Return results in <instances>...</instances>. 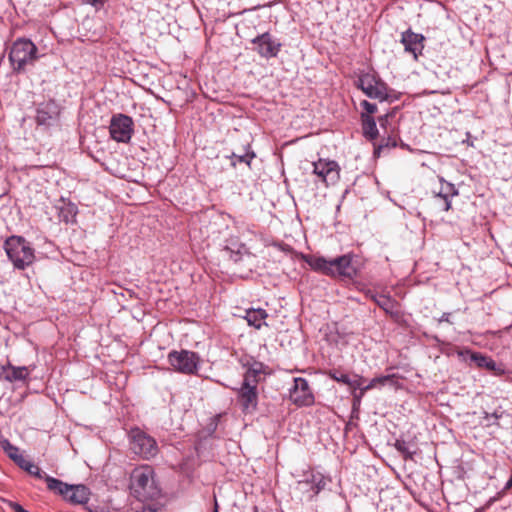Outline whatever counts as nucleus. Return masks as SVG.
Returning <instances> with one entry per match:
<instances>
[{
	"label": "nucleus",
	"mask_w": 512,
	"mask_h": 512,
	"mask_svg": "<svg viewBox=\"0 0 512 512\" xmlns=\"http://www.w3.org/2000/svg\"><path fill=\"white\" fill-rule=\"evenodd\" d=\"M263 372V364L255 363L244 374L241 387L237 390V402L244 414H252L258 407V382Z\"/></svg>",
	"instance_id": "f257e3e1"
},
{
	"label": "nucleus",
	"mask_w": 512,
	"mask_h": 512,
	"mask_svg": "<svg viewBox=\"0 0 512 512\" xmlns=\"http://www.w3.org/2000/svg\"><path fill=\"white\" fill-rule=\"evenodd\" d=\"M130 488L140 500L153 499L159 490L154 480V470L150 465H140L130 475Z\"/></svg>",
	"instance_id": "f03ea898"
},
{
	"label": "nucleus",
	"mask_w": 512,
	"mask_h": 512,
	"mask_svg": "<svg viewBox=\"0 0 512 512\" xmlns=\"http://www.w3.org/2000/svg\"><path fill=\"white\" fill-rule=\"evenodd\" d=\"M8 58L13 71L23 73L37 61L38 48L31 40L19 38L12 43Z\"/></svg>",
	"instance_id": "7ed1b4c3"
},
{
	"label": "nucleus",
	"mask_w": 512,
	"mask_h": 512,
	"mask_svg": "<svg viewBox=\"0 0 512 512\" xmlns=\"http://www.w3.org/2000/svg\"><path fill=\"white\" fill-rule=\"evenodd\" d=\"M4 250L16 269L24 270L35 260V250L21 236H11L4 243Z\"/></svg>",
	"instance_id": "20e7f679"
},
{
	"label": "nucleus",
	"mask_w": 512,
	"mask_h": 512,
	"mask_svg": "<svg viewBox=\"0 0 512 512\" xmlns=\"http://www.w3.org/2000/svg\"><path fill=\"white\" fill-rule=\"evenodd\" d=\"M50 491L58 493L73 504H85L89 500V490L84 485H68L53 477H46Z\"/></svg>",
	"instance_id": "39448f33"
},
{
	"label": "nucleus",
	"mask_w": 512,
	"mask_h": 512,
	"mask_svg": "<svg viewBox=\"0 0 512 512\" xmlns=\"http://www.w3.org/2000/svg\"><path fill=\"white\" fill-rule=\"evenodd\" d=\"M130 449L145 460L155 457L159 448L156 440L140 428H132L129 432Z\"/></svg>",
	"instance_id": "423d86ee"
},
{
	"label": "nucleus",
	"mask_w": 512,
	"mask_h": 512,
	"mask_svg": "<svg viewBox=\"0 0 512 512\" xmlns=\"http://www.w3.org/2000/svg\"><path fill=\"white\" fill-rule=\"evenodd\" d=\"M167 359L175 372L186 375L196 374L200 363V357L196 352L184 349L170 351Z\"/></svg>",
	"instance_id": "0eeeda50"
},
{
	"label": "nucleus",
	"mask_w": 512,
	"mask_h": 512,
	"mask_svg": "<svg viewBox=\"0 0 512 512\" xmlns=\"http://www.w3.org/2000/svg\"><path fill=\"white\" fill-rule=\"evenodd\" d=\"M110 136L117 142L127 143L133 134V120L125 114L112 116L109 126Z\"/></svg>",
	"instance_id": "6e6552de"
},
{
	"label": "nucleus",
	"mask_w": 512,
	"mask_h": 512,
	"mask_svg": "<svg viewBox=\"0 0 512 512\" xmlns=\"http://www.w3.org/2000/svg\"><path fill=\"white\" fill-rule=\"evenodd\" d=\"M313 174H315L325 186L335 185L340 179V166L334 160L318 159L313 162Z\"/></svg>",
	"instance_id": "1a4fd4ad"
},
{
	"label": "nucleus",
	"mask_w": 512,
	"mask_h": 512,
	"mask_svg": "<svg viewBox=\"0 0 512 512\" xmlns=\"http://www.w3.org/2000/svg\"><path fill=\"white\" fill-rule=\"evenodd\" d=\"M358 87L370 98L383 101L388 97L386 84L373 75L365 74L360 77Z\"/></svg>",
	"instance_id": "9d476101"
},
{
	"label": "nucleus",
	"mask_w": 512,
	"mask_h": 512,
	"mask_svg": "<svg viewBox=\"0 0 512 512\" xmlns=\"http://www.w3.org/2000/svg\"><path fill=\"white\" fill-rule=\"evenodd\" d=\"M290 400L297 406H310L314 403V395L306 379H294V386L290 390Z\"/></svg>",
	"instance_id": "9b49d317"
},
{
	"label": "nucleus",
	"mask_w": 512,
	"mask_h": 512,
	"mask_svg": "<svg viewBox=\"0 0 512 512\" xmlns=\"http://www.w3.org/2000/svg\"><path fill=\"white\" fill-rule=\"evenodd\" d=\"M330 264L329 276L331 277L353 279L357 275V268L353 264L351 255H342L332 259Z\"/></svg>",
	"instance_id": "f8f14e48"
},
{
	"label": "nucleus",
	"mask_w": 512,
	"mask_h": 512,
	"mask_svg": "<svg viewBox=\"0 0 512 512\" xmlns=\"http://www.w3.org/2000/svg\"><path fill=\"white\" fill-rule=\"evenodd\" d=\"M252 43L256 45L255 50L257 53L264 58L276 57L281 48V44L268 32L255 37Z\"/></svg>",
	"instance_id": "ddd939ff"
},
{
	"label": "nucleus",
	"mask_w": 512,
	"mask_h": 512,
	"mask_svg": "<svg viewBox=\"0 0 512 512\" xmlns=\"http://www.w3.org/2000/svg\"><path fill=\"white\" fill-rule=\"evenodd\" d=\"M424 41L425 37L422 34L415 33L411 29L401 35V43L404 45L405 51L411 53L415 60L422 54Z\"/></svg>",
	"instance_id": "4468645a"
},
{
	"label": "nucleus",
	"mask_w": 512,
	"mask_h": 512,
	"mask_svg": "<svg viewBox=\"0 0 512 512\" xmlns=\"http://www.w3.org/2000/svg\"><path fill=\"white\" fill-rule=\"evenodd\" d=\"M458 195V191L455 186L451 183H441V188L436 194V198L440 201V208L443 211H449L451 209V198Z\"/></svg>",
	"instance_id": "2eb2a0df"
},
{
	"label": "nucleus",
	"mask_w": 512,
	"mask_h": 512,
	"mask_svg": "<svg viewBox=\"0 0 512 512\" xmlns=\"http://www.w3.org/2000/svg\"><path fill=\"white\" fill-rule=\"evenodd\" d=\"M268 314L264 309H249L246 311V320L250 326L260 329L263 325H266L265 319Z\"/></svg>",
	"instance_id": "dca6fc26"
},
{
	"label": "nucleus",
	"mask_w": 512,
	"mask_h": 512,
	"mask_svg": "<svg viewBox=\"0 0 512 512\" xmlns=\"http://www.w3.org/2000/svg\"><path fill=\"white\" fill-rule=\"evenodd\" d=\"M4 370L6 371L4 378L9 382L25 380L29 375L28 368L24 366L16 367L9 364Z\"/></svg>",
	"instance_id": "f3484780"
},
{
	"label": "nucleus",
	"mask_w": 512,
	"mask_h": 512,
	"mask_svg": "<svg viewBox=\"0 0 512 512\" xmlns=\"http://www.w3.org/2000/svg\"><path fill=\"white\" fill-rule=\"evenodd\" d=\"M362 130L366 138L374 140L378 136L376 122L372 116L361 114Z\"/></svg>",
	"instance_id": "a211bd4d"
},
{
	"label": "nucleus",
	"mask_w": 512,
	"mask_h": 512,
	"mask_svg": "<svg viewBox=\"0 0 512 512\" xmlns=\"http://www.w3.org/2000/svg\"><path fill=\"white\" fill-rule=\"evenodd\" d=\"M18 466L37 479H44L46 481V477H49L40 469L38 465L29 461L25 457H19Z\"/></svg>",
	"instance_id": "6ab92c4d"
},
{
	"label": "nucleus",
	"mask_w": 512,
	"mask_h": 512,
	"mask_svg": "<svg viewBox=\"0 0 512 512\" xmlns=\"http://www.w3.org/2000/svg\"><path fill=\"white\" fill-rule=\"evenodd\" d=\"M306 262L313 270L329 276L331 267L330 260H326L323 257L309 256L306 258Z\"/></svg>",
	"instance_id": "aec40b11"
},
{
	"label": "nucleus",
	"mask_w": 512,
	"mask_h": 512,
	"mask_svg": "<svg viewBox=\"0 0 512 512\" xmlns=\"http://www.w3.org/2000/svg\"><path fill=\"white\" fill-rule=\"evenodd\" d=\"M470 359L477 365V367L486 368L490 371H494L496 368V363L490 357L484 356L481 353H472Z\"/></svg>",
	"instance_id": "412c9836"
},
{
	"label": "nucleus",
	"mask_w": 512,
	"mask_h": 512,
	"mask_svg": "<svg viewBox=\"0 0 512 512\" xmlns=\"http://www.w3.org/2000/svg\"><path fill=\"white\" fill-rule=\"evenodd\" d=\"M77 215V207L72 204L68 203L66 206L61 208L60 210V216L63 221L66 223L68 222H74Z\"/></svg>",
	"instance_id": "4be33fe9"
},
{
	"label": "nucleus",
	"mask_w": 512,
	"mask_h": 512,
	"mask_svg": "<svg viewBox=\"0 0 512 512\" xmlns=\"http://www.w3.org/2000/svg\"><path fill=\"white\" fill-rule=\"evenodd\" d=\"M394 379H395V375H385V376L375 377L368 383V388L374 389L377 386H384L387 383L394 382Z\"/></svg>",
	"instance_id": "5701e85b"
},
{
	"label": "nucleus",
	"mask_w": 512,
	"mask_h": 512,
	"mask_svg": "<svg viewBox=\"0 0 512 512\" xmlns=\"http://www.w3.org/2000/svg\"><path fill=\"white\" fill-rule=\"evenodd\" d=\"M376 304L386 312H390L393 309V301L385 295H379L374 297Z\"/></svg>",
	"instance_id": "b1692460"
},
{
	"label": "nucleus",
	"mask_w": 512,
	"mask_h": 512,
	"mask_svg": "<svg viewBox=\"0 0 512 512\" xmlns=\"http://www.w3.org/2000/svg\"><path fill=\"white\" fill-rule=\"evenodd\" d=\"M398 112V108H393L390 112L386 113L385 115H382L378 118V122L382 128H386L389 119L395 117L396 113Z\"/></svg>",
	"instance_id": "393cba45"
},
{
	"label": "nucleus",
	"mask_w": 512,
	"mask_h": 512,
	"mask_svg": "<svg viewBox=\"0 0 512 512\" xmlns=\"http://www.w3.org/2000/svg\"><path fill=\"white\" fill-rule=\"evenodd\" d=\"M330 377L339 383L350 384V377L345 373L334 371L330 373Z\"/></svg>",
	"instance_id": "a878e982"
},
{
	"label": "nucleus",
	"mask_w": 512,
	"mask_h": 512,
	"mask_svg": "<svg viewBox=\"0 0 512 512\" xmlns=\"http://www.w3.org/2000/svg\"><path fill=\"white\" fill-rule=\"evenodd\" d=\"M6 452L8 456L18 465L19 464V457H24L20 454L19 449L15 446H12L8 444V447L6 448Z\"/></svg>",
	"instance_id": "bb28decb"
},
{
	"label": "nucleus",
	"mask_w": 512,
	"mask_h": 512,
	"mask_svg": "<svg viewBox=\"0 0 512 512\" xmlns=\"http://www.w3.org/2000/svg\"><path fill=\"white\" fill-rule=\"evenodd\" d=\"M361 106L364 109V112L362 114L372 116L374 113L377 112L376 104L370 103L367 100H363L361 102Z\"/></svg>",
	"instance_id": "cd10ccee"
},
{
	"label": "nucleus",
	"mask_w": 512,
	"mask_h": 512,
	"mask_svg": "<svg viewBox=\"0 0 512 512\" xmlns=\"http://www.w3.org/2000/svg\"><path fill=\"white\" fill-rule=\"evenodd\" d=\"M232 157L237 158L239 162H245L247 165H250L251 160L255 157V153L253 151H248L243 155L233 153Z\"/></svg>",
	"instance_id": "c85d7f7f"
},
{
	"label": "nucleus",
	"mask_w": 512,
	"mask_h": 512,
	"mask_svg": "<svg viewBox=\"0 0 512 512\" xmlns=\"http://www.w3.org/2000/svg\"><path fill=\"white\" fill-rule=\"evenodd\" d=\"M395 447L399 452H401L405 456L411 457L412 454L411 452L408 451L406 443L404 441L397 440L395 443Z\"/></svg>",
	"instance_id": "c756f323"
},
{
	"label": "nucleus",
	"mask_w": 512,
	"mask_h": 512,
	"mask_svg": "<svg viewBox=\"0 0 512 512\" xmlns=\"http://www.w3.org/2000/svg\"><path fill=\"white\" fill-rule=\"evenodd\" d=\"M395 147L396 146V142L395 141H391L390 138H388V140L386 141L385 144H380L378 147L375 148V155L379 156L380 155V152L384 149V148H387V147Z\"/></svg>",
	"instance_id": "7c9ffc66"
},
{
	"label": "nucleus",
	"mask_w": 512,
	"mask_h": 512,
	"mask_svg": "<svg viewBox=\"0 0 512 512\" xmlns=\"http://www.w3.org/2000/svg\"><path fill=\"white\" fill-rule=\"evenodd\" d=\"M363 382H364V379L362 377H359L356 380H351L350 379V384H347V385L351 389H353V391H356L358 388H360V386L363 384Z\"/></svg>",
	"instance_id": "2f4dec72"
},
{
	"label": "nucleus",
	"mask_w": 512,
	"mask_h": 512,
	"mask_svg": "<svg viewBox=\"0 0 512 512\" xmlns=\"http://www.w3.org/2000/svg\"><path fill=\"white\" fill-rule=\"evenodd\" d=\"M106 0H83V3L90 4L96 9H99L104 6Z\"/></svg>",
	"instance_id": "473e14b6"
},
{
	"label": "nucleus",
	"mask_w": 512,
	"mask_h": 512,
	"mask_svg": "<svg viewBox=\"0 0 512 512\" xmlns=\"http://www.w3.org/2000/svg\"><path fill=\"white\" fill-rule=\"evenodd\" d=\"M11 508L13 509L14 512H29L27 510H25L20 504L18 503H11L10 504Z\"/></svg>",
	"instance_id": "72a5a7b5"
},
{
	"label": "nucleus",
	"mask_w": 512,
	"mask_h": 512,
	"mask_svg": "<svg viewBox=\"0 0 512 512\" xmlns=\"http://www.w3.org/2000/svg\"><path fill=\"white\" fill-rule=\"evenodd\" d=\"M87 509L89 512H109L107 508L100 506L88 507Z\"/></svg>",
	"instance_id": "f704fd0d"
},
{
	"label": "nucleus",
	"mask_w": 512,
	"mask_h": 512,
	"mask_svg": "<svg viewBox=\"0 0 512 512\" xmlns=\"http://www.w3.org/2000/svg\"><path fill=\"white\" fill-rule=\"evenodd\" d=\"M359 392L358 394H360L362 397L365 395V393L369 390H371L370 388H368V384L366 386H360V388H358Z\"/></svg>",
	"instance_id": "c9c22d12"
},
{
	"label": "nucleus",
	"mask_w": 512,
	"mask_h": 512,
	"mask_svg": "<svg viewBox=\"0 0 512 512\" xmlns=\"http://www.w3.org/2000/svg\"><path fill=\"white\" fill-rule=\"evenodd\" d=\"M359 392L358 394H360L362 397L365 395V393L369 390H371L370 388H368V384L366 386H360V388H358Z\"/></svg>",
	"instance_id": "e433bc0d"
},
{
	"label": "nucleus",
	"mask_w": 512,
	"mask_h": 512,
	"mask_svg": "<svg viewBox=\"0 0 512 512\" xmlns=\"http://www.w3.org/2000/svg\"><path fill=\"white\" fill-rule=\"evenodd\" d=\"M359 392L358 394H360L362 397L365 395V393L369 390H371L370 388H368V384L366 386H360V388H358Z\"/></svg>",
	"instance_id": "4c0bfd02"
},
{
	"label": "nucleus",
	"mask_w": 512,
	"mask_h": 512,
	"mask_svg": "<svg viewBox=\"0 0 512 512\" xmlns=\"http://www.w3.org/2000/svg\"><path fill=\"white\" fill-rule=\"evenodd\" d=\"M512 487V476L507 481L504 489L502 490V493L505 494L507 490H509Z\"/></svg>",
	"instance_id": "58836bf2"
},
{
	"label": "nucleus",
	"mask_w": 512,
	"mask_h": 512,
	"mask_svg": "<svg viewBox=\"0 0 512 512\" xmlns=\"http://www.w3.org/2000/svg\"><path fill=\"white\" fill-rule=\"evenodd\" d=\"M353 398H354V405L356 403H360V400L362 398V396L360 394H358L356 391H353Z\"/></svg>",
	"instance_id": "ea45409f"
},
{
	"label": "nucleus",
	"mask_w": 512,
	"mask_h": 512,
	"mask_svg": "<svg viewBox=\"0 0 512 512\" xmlns=\"http://www.w3.org/2000/svg\"><path fill=\"white\" fill-rule=\"evenodd\" d=\"M37 119H38L39 122H43L44 121V118L41 117V112H39Z\"/></svg>",
	"instance_id": "a19ab883"
},
{
	"label": "nucleus",
	"mask_w": 512,
	"mask_h": 512,
	"mask_svg": "<svg viewBox=\"0 0 512 512\" xmlns=\"http://www.w3.org/2000/svg\"><path fill=\"white\" fill-rule=\"evenodd\" d=\"M214 512H218V503L216 500H215Z\"/></svg>",
	"instance_id": "79ce46f5"
}]
</instances>
